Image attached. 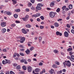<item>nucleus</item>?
<instances>
[{
	"label": "nucleus",
	"instance_id": "1",
	"mask_svg": "<svg viewBox=\"0 0 74 74\" xmlns=\"http://www.w3.org/2000/svg\"><path fill=\"white\" fill-rule=\"evenodd\" d=\"M44 6V5H42L41 3H39L37 5V6L36 7V10H41V7H43Z\"/></svg>",
	"mask_w": 74,
	"mask_h": 74
},
{
	"label": "nucleus",
	"instance_id": "2",
	"mask_svg": "<svg viewBox=\"0 0 74 74\" xmlns=\"http://www.w3.org/2000/svg\"><path fill=\"white\" fill-rule=\"evenodd\" d=\"M5 60H3L2 61V64H7V63H8V64H10L11 63V61L10 60H8L7 59H5Z\"/></svg>",
	"mask_w": 74,
	"mask_h": 74
},
{
	"label": "nucleus",
	"instance_id": "3",
	"mask_svg": "<svg viewBox=\"0 0 74 74\" xmlns=\"http://www.w3.org/2000/svg\"><path fill=\"white\" fill-rule=\"evenodd\" d=\"M55 13L52 12H51L49 13V16L51 18H53L55 16Z\"/></svg>",
	"mask_w": 74,
	"mask_h": 74
},
{
	"label": "nucleus",
	"instance_id": "4",
	"mask_svg": "<svg viewBox=\"0 0 74 74\" xmlns=\"http://www.w3.org/2000/svg\"><path fill=\"white\" fill-rule=\"evenodd\" d=\"M66 66L68 67H70L71 66V62H70L69 61H67L66 62Z\"/></svg>",
	"mask_w": 74,
	"mask_h": 74
},
{
	"label": "nucleus",
	"instance_id": "5",
	"mask_svg": "<svg viewBox=\"0 0 74 74\" xmlns=\"http://www.w3.org/2000/svg\"><path fill=\"white\" fill-rule=\"evenodd\" d=\"M25 41V38L24 37H23L21 39L20 42H21V43H23Z\"/></svg>",
	"mask_w": 74,
	"mask_h": 74
},
{
	"label": "nucleus",
	"instance_id": "6",
	"mask_svg": "<svg viewBox=\"0 0 74 74\" xmlns=\"http://www.w3.org/2000/svg\"><path fill=\"white\" fill-rule=\"evenodd\" d=\"M1 25L2 27H5L6 26V23L4 22H2Z\"/></svg>",
	"mask_w": 74,
	"mask_h": 74
},
{
	"label": "nucleus",
	"instance_id": "7",
	"mask_svg": "<svg viewBox=\"0 0 74 74\" xmlns=\"http://www.w3.org/2000/svg\"><path fill=\"white\" fill-rule=\"evenodd\" d=\"M32 70V68L31 66H29L28 67V71L29 73H30Z\"/></svg>",
	"mask_w": 74,
	"mask_h": 74
},
{
	"label": "nucleus",
	"instance_id": "8",
	"mask_svg": "<svg viewBox=\"0 0 74 74\" xmlns=\"http://www.w3.org/2000/svg\"><path fill=\"white\" fill-rule=\"evenodd\" d=\"M40 68H37L35 69V72L36 73H39L40 71Z\"/></svg>",
	"mask_w": 74,
	"mask_h": 74
},
{
	"label": "nucleus",
	"instance_id": "9",
	"mask_svg": "<svg viewBox=\"0 0 74 74\" xmlns=\"http://www.w3.org/2000/svg\"><path fill=\"white\" fill-rule=\"evenodd\" d=\"M25 52L27 55H29L30 51L28 49H27L26 51H25Z\"/></svg>",
	"mask_w": 74,
	"mask_h": 74
},
{
	"label": "nucleus",
	"instance_id": "10",
	"mask_svg": "<svg viewBox=\"0 0 74 74\" xmlns=\"http://www.w3.org/2000/svg\"><path fill=\"white\" fill-rule=\"evenodd\" d=\"M56 34L57 36H62V34L58 31L56 32Z\"/></svg>",
	"mask_w": 74,
	"mask_h": 74
},
{
	"label": "nucleus",
	"instance_id": "11",
	"mask_svg": "<svg viewBox=\"0 0 74 74\" xmlns=\"http://www.w3.org/2000/svg\"><path fill=\"white\" fill-rule=\"evenodd\" d=\"M68 36H69V34H68L67 32L65 31L64 33V36L67 37H68Z\"/></svg>",
	"mask_w": 74,
	"mask_h": 74
},
{
	"label": "nucleus",
	"instance_id": "12",
	"mask_svg": "<svg viewBox=\"0 0 74 74\" xmlns=\"http://www.w3.org/2000/svg\"><path fill=\"white\" fill-rule=\"evenodd\" d=\"M22 32L24 34H27V31L24 29H22Z\"/></svg>",
	"mask_w": 74,
	"mask_h": 74
},
{
	"label": "nucleus",
	"instance_id": "13",
	"mask_svg": "<svg viewBox=\"0 0 74 74\" xmlns=\"http://www.w3.org/2000/svg\"><path fill=\"white\" fill-rule=\"evenodd\" d=\"M55 71L54 70L52 69H51V71H50V73L51 74H52L53 73V72Z\"/></svg>",
	"mask_w": 74,
	"mask_h": 74
},
{
	"label": "nucleus",
	"instance_id": "14",
	"mask_svg": "<svg viewBox=\"0 0 74 74\" xmlns=\"http://www.w3.org/2000/svg\"><path fill=\"white\" fill-rule=\"evenodd\" d=\"M6 14L7 15H11V14H12V13L11 12L9 11H7Z\"/></svg>",
	"mask_w": 74,
	"mask_h": 74
},
{
	"label": "nucleus",
	"instance_id": "15",
	"mask_svg": "<svg viewBox=\"0 0 74 74\" xmlns=\"http://www.w3.org/2000/svg\"><path fill=\"white\" fill-rule=\"evenodd\" d=\"M1 32L2 33H4L5 32H6V29L5 28H3L1 30Z\"/></svg>",
	"mask_w": 74,
	"mask_h": 74
},
{
	"label": "nucleus",
	"instance_id": "16",
	"mask_svg": "<svg viewBox=\"0 0 74 74\" xmlns=\"http://www.w3.org/2000/svg\"><path fill=\"white\" fill-rule=\"evenodd\" d=\"M54 25L56 27H58V26H59V24L57 23H55L54 24Z\"/></svg>",
	"mask_w": 74,
	"mask_h": 74
},
{
	"label": "nucleus",
	"instance_id": "17",
	"mask_svg": "<svg viewBox=\"0 0 74 74\" xmlns=\"http://www.w3.org/2000/svg\"><path fill=\"white\" fill-rule=\"evenodd\" d=\"M65 62H63V64H64V67H66V66H66V64H67V61H65Z\"/></svg>",
	"mask_w": 74,
	"mask_h": 74
},
{
	"label": "nucleus",
	"instance_id": "18",
	"mask_svg": "<svg viewBox=\"0 0 74 74\" xmlns=\"http://www.w3.org/2000/svg\"><path fill=\"white\" fill-rule=\"evenodd\" d=\"M54 5L55 4H54V3H53V2L51 3L50 4V6L51 7H53V6H54Z\"/></svg>",
	"mask_w": 74,
	"mask_h": 74
},
{
	"label": "nucleus",
	"instance_id": "19",
	"mask_svg": "<svg viewBox=\"0 0 74 74\" xmlns=\"http://www.w3.org/2000/svg\"><path fill=\"white\" fill-rule=\"evenodd\" d=\"M12 1L14 4H16L17 2H16V1H15V0H12Z\"/></svg>",
	"mask_w": 74,
	"mask_h": 74
},
{
	"label": "nucleus",
	"instance_id": "20",
	"mask_svg": "<svg viewBox=\"0 0 74 74\" xmlns=\"http://www.w3.org/2000/svg\"><path fill=\"white\" fill-rule=\"evenodd\" d=\"M34 47H31L30 48V50L31 51H32L33 50H34Z\"/></svg>",
	"mask_w": 74,
	"mask_h": 74
},
{
	"label": "nucleus",
	"instance_id": "21",
	"mask_svg": "<svg viewBox=\"0 0 74 74\" xmlns=\"http://www.w3.org/2000/svg\"><path fill=\"white\" fill-rule=\"evenodd\" d=\"M61 73H62V71L60 70V71H58L57 72V74H61Z\"/></svg>",
	"mask_w": 74,
	"mask_h": 74
},
{
	"label": "nucleus",
	"instance_id": "22",
	"mask_svg": "<svg viewBox=\"0 0 74 74\" xmlns=\"http://www.w3.org/2000/svg\"><path fill=\"white\" fill-rule=\"evenodd\" d=\"M69 9H72L73 8V5H69Z\"/></svg>",
	"mask_w": 74,
	"mask_h": 74
},
{
	"label": "nucleus",
	"instance_id": "23",
	"mask_svg": "<svg viewBox=\"0 0 74 74\" xmlns=\"http://www.w3.org/2000/svg\"><path fill=\"white\" fill-rule=\"evenodd\" d=\"M25 27H28V28H30V27H31V25H30L27 24L25 25Z\"/></svg>",
	"mask_w": 74,
	"mask_h": 74
},
{
	"label": "nucleus",
	"instance_id": "24",
	"mask_svg": "<svg viewBox=\"0 0 74 74\" xmlns=\"http://www.w3.org/2000/svg\"><path fill=\"white\" fill-rule=\"evenodd\" d=\"M52 67L53 68H57V65L55 64H54L53 66Z\"/></svg>",
	"mask_w": 74,
	"mask_h": 74
},
{
	"label": "nucleus",
	"instance_id": "25",
	"mask_svg": "<svg viewBox=\"0 0 74 74\" xmlns=\"http://www.w3.org/2000/svg\"><path fill=\"white\" fill-rule=\"evenodd\" d=\"M72 50H73L72 48H69L68 49H67V51H68L69 52V51H72Z\"/></svg>",
	"mask_w": 74,
	"mask_h": 74
},
{
	"label": "nucleus",
	"instance_id": "26",
	"mask_svg": "<svg viewBox=\"0 0 74 74\" xmlns=\"http://www.w3.org/2000/svg\"><path fill=\"white\" fill-rule=\"evenodd\" d=\"M60 11V8H58L56 10V11L57 12H59Z\"/></svg>",
	"mask_w": 74,
	"mask_h": 74
},
{
	"label": "nucleus",
	"instance_id": "27",
	"mask_svg": "<svg viewBox=\"0 0 74 74\" xmlns=\"http://www.w3.org/2000/svg\"><path fill=\"white\" fill-rule=\"evenodd\" d=\"M20 11H21V10L19 9H16L15 10V12H20Z\"/></svg>",
	"mask_w": 74,
	"mask_h": 74
},
{
	"label": "nucleus",
	"instance_id": "28",
	"mask_svg": "<svg viewBox=\"0 0 74 74\" xmlns=\"http://www.w3.org/2000/svg\"><path fill=\"white\" fill-rule=\"evenodd\" d=\"M16 69H18V70H19L21 69V66L19 65H18L16 67Z\"/></svg>",
	"mask_w": 74,
	"mask_h": 74
},
{
	"label": "nucleus",
	"instance_id": "29",
	"mask_svg": "<svg viewBox=\"0 0 74 74\" xmlns=\"http://www.w3.org/2000/svg\"><path fill=\"white\" fill-rule=\"evenodd\" d=\"M23 69L24 70H26V67L24 66H23L22 67Z\"/></svg>",
	"mask_w": 74,
	"mask_h": 74
},
{
	"label": "nucleus",
	"instance_id": "30",
	"mask_svg": "<svg viewBox=\"0 0 74 74\" xmlns=\"http://www.w3.org/2000/svg\"><path fill=\"white\" fill-rule=\"evenodd\" d=\"M18 14H14V18H18Z\"/></svg>",
	"mask_w": 74,
	"mask_h": 74
},
{
	"label": "nucleus",
	"instance_id": "31",
	"mask_svg": "<svg viewBox=\"0 0 74 74\" xmlns=\"http://www.w3.org/2000/svg\"><path fill=\"white\" fill-rule=\"evenodd\" d=\"M39 27H40V29H43L44 28V27L42 25L40 26Z\"/></svg>",
	"mask_w": 74,
	"mask_h": 74
},
{
	"label": "nucleus",
	"instance_id": "32",
	"mask_svg": "<svg viewBox=\"0 0 74 74\" xmlns=\"http://www.w3.org/2000/svg\"><path fill=\"white\" fill-rule=\"evenodd\" d=\"M66 8V6H64L62 7V9L63 11L64 10V9H65V8Z\"/></svg>",
	"mask_w": 74,
	"mask_h": 74
},
{
	"label": "nucleus",
	"instance_id": "33",
	"mask_svg": "<svg viewBox=\"0 0 74 74\" xmlns=\"http://www.w3.org/2000/svg\"><path fill=\"white\" fill-rule=\"evenodd\" d=\"M36 17H38V16H40L41 15V14L40 13H37L36 14Z\"/></svg>",
	"mask_w": 74,
	"mask_h": 74
},
{
	"label": "nucleus",
	"instance_id": "34",
	"mask_svg": "<svg viewBox=\"0 0 74 74\" xmlns=\"http://www.w3.org/2000/svg\"><path fill=\"white\" fill-rule=\"evenodd\" d=\"M25 61H26V60L24 59V60H21V62H22V63H23V62H25Z\"/></svg>",
	"mask_w": 74,
	"mask_h": 74
},
{
	"label": "nucleus",
	"instance_id": "35",
	"mask_svg": "<svg viewBox=\"0 0 74 74\" xmlns=\"http://www.w3.org/2000/svg\"><path fill=\"white\" fill-rule=\"evenodd\" d=\"M40 18L42 19V20H44V17L43 16H41Z\"/></svg>",
	"mask_w": 74,
	"mask_h": 74
},
{
	"label": "nucleus",
	"instance_id": "36",
	"mask_svg": "<svg viewBox=\"0 0 74 74\" xmlns=\"http://www.w3.org/2000/svg\"><path fill=\"white\" fill-rule=\"evenodd\" d=\"M32 5V4L31 3H28V7H31Z\"/></svg>",
	"mask_w": 74,
	"mask_h": 74
},
{
	"label": "nucleus",
	"instance_id": "37",
	"mask_svg": "<svg viewBox=\"0 0 74 74\" xmlns=\"http://www.w3.org/2000/svg\"><path fill=\"white\" fill-rule=\"evenodd\" d=\"M39 65L40 66H42L43 64L42 62H40L39 63Z\"/></svg>",
	"mask_w": 74,
	"mask_h": 74
},
{
	"label": "nucleus",
	"instance_id": "38",
	"mask_svg": "<svg viewBox=\"0 0 74 74\" xmlns=\"http://www.w3.org/2000/svg\"><path fill=\"white\" fill-rule=\"evenodd\" d=\"M74 53L72 52V51H70L69 52V55H73Z\"/></svg>",
	"mask_w": 74,
	"mask_h": 74
},
{
	"label": "nucleus",
	"instance_id": "39",
	"mask_svg": "<svg viewBox=\"0 0 74 74\" xmlns=\"http://www.w3.org/2000/svg\"><path fill=\"white\" fill-rule=\"evenodd\" d=\"M55 64H57V65H59V62L58 61L56 62H55Z\"/></svg>",
	"mask_w": 74,
	"mask_h": 74
},
{
	"label": "nucleus",
	"instance_id": "40",
	"mask_svg": "<svg viewBox=\"0 0 74 74\" xmlns=\"http://www.w3.org/2000/svg\"><path fill=\"white\" fill-rule=\"evenodd\" d=\"M16 56V53H14V55L13 56V57L14 58H15Z\"/></svg>",
	"mask_w": 74,
	"mask_h": 74
},
{
	"label": "nucleus",
	"instance_id": "41",
	"mask_svg": "<svg viewBox=\"0 0 74 74\" xmlns=\"http://www.w3.org/2000/svg\"><path fill=\"white\" fill-rule=\"evenodd\" d=\"M71 58L72 60H74V56L73 55H71Z\"/></svg>",
	"mask_w": 74,
	"mask_h": 74
},
{
	"label": "nucleus",
	"instance_id": "42",
	"mask_svg": "<svg viewBox=\"0 0 74 74\" xmlns=\"http://www.w3.org/2000/svg\"><path fill=\"white\" fill-rule=\"evenodd\" d=\"M31 10H34L35 8H34V7H33V6H32L31 8Z\"/></svg>",
	"mask_w": 74,
	"mask_h": 74
},
{
	"label": "nucleus",
	"instance_id": "43",
	"mask_svg": "<svg viewBox=\"0 0 74 74\" xmlns=\"http://www.w3.org/2000/svg\"><path fill=\"white\" fill-rule=\"evenodd\" d=\"M10 74H15V73L12 71H11L10 72Z\"/></svg>",
	"mask_w": 74,
	"mask_h": 74
},
{
	"label": "nucleus",
	"instance_id": "44",
	"mask_svg": "<svg viewBox=\"0 0 74 74\" xmlns=\"http://www.w3.org/2000/svg\"><path fill=\"white\" fill-rule=\"evenodd\" d=\"M30 1L33 4L34 3V0H31Z\"/></svg>",
	"mask_w": 74,
	"mask_h": 74
},
{
	"label": "nucleus",
	"instance_id": "45",
	"mask_svg": "<svg viewBox=\"0 0 74 74\" xmlns=\"http://www.w3.org/2000/svg\"><path fill=\"white\" fill-rule=\"evenodd\" d=\"M53 52L55 53H58V51L57 50H53Z\"/></svg>",
	"mask_w": 74,
	"mask_h": 74
},
{
	"label": "nucleus",
	"instance_id": "46",
	"mask_svg": "<svg viewBox=\"0 0 74 74\" xmlns=\"http://www.w3.org/2000/svg\"><path fill=\"white\" fill-rule=\"evenodd\" d=\"M23 21H26L27 19L26 18H23Z\"/></svg>",
	"mask_w": 74,
	"mask_h": 74
},
{
	"label": "nucleus",
	"instance_id": "47",
	"mask_svg": "<svg viewBox=\"0 0 74 74\" xmlns=\"http://www.w3.org/2000/svg\"><path fill=\"white\" fill-rule=\"evenodd\" d=\"M66 27L68 28H70V26L69 24H67L66 25Z\"/></svg>",
	"mask_w": 74,
	"mask_h": 74
},
{
	"label": "nucleus",
	"instance_id": "48",
	"mask_svg": "<svg viewBox=\"0 0 74 74\" xmlns=\"http://www.w3.org/2000/svg\"><path fill=\"white\" fill-rule=\"evenodd\" d=\"M32 17H37L36 14H33L32 16Z\"/></svg>",
	"mask_w": 74,
	"mask_h": 74
},
{
	"label": "nucleus",
	"instance_id": "49",
	"mask_svg": "<svg viewBox=\"0 0 74 74\" xmlns=\"http://www.w3.org/2000/svg\"><path fill=\"white\" fill-rule=\"evenodd\" d=\"M11 26L12 27H14V26H15V24H12L11 25Z\"/></svg>",
	"mask_w": 74,
	"mask_h": 74
},
{
	"label": "nucleus",
	"instance_id": "50",
	"mask_svg": "<svg viewBox=\"0 0 74 74\" xmlns=\"http://www.w3.org/2000/svg\"><path fill=\"white\" fill-rule=\"evenodd\" d=\"M20 54L21 56H24V54L22 53H20Z\"/></svg>",
	"mask_w": 74,
	"mask_h": 74
},
{
	"label": "nucleus",
	"instance_id": "51",
	"mask_svg": "<svg viewBox=\"0 0 74 74\" xmlns=\"http://www.w3.org/2000/svg\"><path fill=\"white\" fill-rule=\"evenodd\" d=\"M26 11H27V12H29V9L28 8L26 9H25Z\"/></svg>",
	"mask_w": 74,
	"mask_h": 74
},
{
	"label": "nucleus",
	"instance_id": "52",
	"mask_svg": "<svg viewBox=\"0 0 74 74\" xmlns=\"http://www.w3.org/2000/svg\"><path fill=\"white\" fill-rule=\"evenodd\" d=\"M71 32L72 33H73V34H74V30L73 29H71Z\"/></svg>",
	"mask_w": 74,
	"mask_h": 74
},
{
	"label": "nucleus",
	"instance_id": "53",
	"mask_svg": "<svg viewBox=\"0 0 74 74\" xmlns=\"http://www.w3.org/2000/svg\"><path fill=\"white\" fill-rule=\"evenodd\" d=\"M67 58H68V59H69L70 60L71 59V57H69V56H67Z\"/></svg>",
	"mask_w": 74,
	"mask_h": 74
},
{
	"label": "nucleus",
	"instance_id": "54",
	"mask_svg": "<svg viewBox=\"0 0 74 74\" xmlns=\"http://www.w3.org/2000/svg\"><path fill=\"white\" fill-rule=\"evenodd\" d=\"M62 19L61 18H59L58 20H57L59 22V21H61Z\"/></svg>",
	"mask_w": 74,
	"mask_h": 74
},
{
	"label": "nucleus",
	"instance_id": "55",
	"mask_svg": "<svg viewBox=\"0 0 74 74\" xmlns=\"http://www.w3.org/2000/svg\"><path fill=\"white\" fill-rule=\"evenodd\" d=\"M3 51L4 52H7V49H4L3 50Z\"/></svg>",
	"mask_w": 74,
	"mask_h": 74
},
{
	"label": "nucleus",
	"instance_id": "56",
	"mask_svg": "<svg viewBox=\"0 0 74 74\" xmlns=\"http://www.w3.org/2000/svg\"><path fill=\"white\" fill-rule=\"evenodd\" d=\"M28 18H29V16L28 15H26L25 16V18L27 19H28Z\"/></svg>",
	"mask_w": 74,
	"mask_h": 74
},
{
	"label": "nucleus",
	"instance_id": "57",
	"mask_svg": "<svg viewBox=\"0 0 74 74\" xmlns=\"http://www.w3.org/2000/svg\"><path fill=\"white\" fill-rule=\"evenodd\" d=\"M28 62H31V59H28Z\"/></svg>",
	"mask_w": 74,
	"mask_h": 74
},
{
	"label": "nucleus",
	"instance_id": "58",
	"mask_svg": "<svg viewBox=\"0 0 74 74\" xmlns=\"http://www.w3.org/2000/svg\"><path fill=\"white\" fill-rule=\"evenodd\" d=\"M18 64H16L15 63L14 64V66H15V67H16V66H17Z\"/></svg>",
	"mask_w": 74,
	"mask_h": 74
},
{
	"label": "nucleus",
	"instance_id": "59",
	"mask_svg": "<svg viewBox=\"0 0 74 74\" xmlns=\"http://www.w3.org/2000/svg\"><path fill=\"white\" fill-rule=\"evenodd\" d=\"M15 22L16 23H20V22L18 21H16Z\"/></svg>",
	"mask_w": 74,
	"mask_h": 74
},
{
	"label": "nucleus",
	"instance_id": "60",
	"mask_svg": "<svg viewBox=\"0 0 74 74\" xmlns=\"http://www.w3.org/2000/svg\"><path fill=\"white\" fill-rule=\"evenodd\" d=\"M69 10V8H66L65 9V11H68Z\"/></svg>",
	"mask_w": 74,
	"mask_h": 74
},
{
	"label": "nucleus",
	"instance_id": "61",
	"mask_svg": "<svg viewBox=\"0 0 74 74\" xmlns=\"http://www.w3.org/2000/svg\"><path fill=\"white\" fill-rule=\"evenodd\" d=\"M42 71L43 73H45V70L44 69H43Z\"/></svg>",
	"mask_w": 74,
	"mask_h": 74
},
{
	"label": "nucleus",
	"instance_id": "62",
	"mask_svg": "<svg viewBox=\"0 0 74 74\" xmlns=\"http://www.w3.org/2000/svg\"><path fill=\"white\" fill-rule=\"evenodd\" d=\"M47 10H51V8H47Z\"/></svg>",
	"mask_w": 74,
	"mask_h": 74
},
{
	"label": "nucleus",
	"instance_id": "63",
	"mask_svg": "<svg viewBox=\"0 0 74 74\" xmlns=\"http://www.w3.org/2000/svg\"><path fill=\"white\" fill-rule=\"evenodd\" d=\"M20 47H21V48H24V47H23V45H20L19 46Z\"/></svg>",
	"mask_w": 74,
	"mask_h": 74
},
{
	"label": "nucleus",
	"instance_id": "64",
	"mask_svg": "<svg viewBox=\"0 0 74 74\" xmlns=\"http://www.w3.org/2000/svg\"><path fill=\"white\" fill-rule=\"evenodd\" d=\"M62 71H63V72H64V73H65V72H66V69H63L62 70Z\"/></svg>",
	"mask_w": 74,
	"mask_h": 74
}]
</instances>
